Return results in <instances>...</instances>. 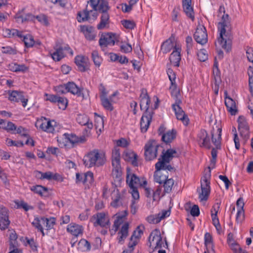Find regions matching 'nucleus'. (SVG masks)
<instances>
[{
  "label": "nucleus",
  "mask_w": 253,
  "mask_h": 253,
  "mask_svg": "<svg viewBox=\"0 0 253 253\" xmlns=\"http://www.w3.org/2000/svg\"><path fill=\"white\" fill-rule=\"evenodd\" d=\"M5 33L6 34V36L9 37H11V36H17L19 37L21 36V32L15 29H6L5 31Z\"/></svg>",
  "instance_id": "obj_58"
},
{
  "label": "nucleus",
  "mask_w": 253,
  "mask_h": 253,
  "mask_svg": "<svg viewBox=\"0 0 253 253\" xmlns=\"http://www.w3.org/2000/svg\"><path fill=\"white\" fill-rule=\"evenodd\" d=\"M18 208H23L25 211H28L29 210H33V207L32 206L28 205V204L23 201H21L19 202L16 203Z\"/></svg>",
  "instance_id": "obj_63"
},
{
  "label": "nucleus",
  "mask_w": 253,
  "mask_h": 253,
  "mask_svg": "<svg viewBox=\"0 0 253 253\" xmlns=\"http://www.w3.org/2000/svg\"><path fill=\"white\" fill-rule=\"evenodd\" d=\"M55 90L58 94L66 93L68 92L67 84L56 86L55 87Z\"/></svg>",
  "instance_id": "obj_56"
},
{
  "label": "nucleus",
  "mask_w": 253,
  "mask_h": 253,
  "mask_svg": "<svg viewBox=\"0 0 253 253\" xmlns=\"http://www.w3.org/2000/svg\"><path fill=\"white\" fill-rule=\"evenodd\" d=\"M129 224L128 222H125L122 226L121 230L118 233V243L123 244L125 240L128 236Z\"/></svg>",
  "instance_id": "obj_27"
},
{
  "label": "nucleus",
  "mask_w": 253,
  "mask_h": 253,
  "mask_svg": "<svg viewBox=\"0 0 253 253\" xmlns=\"http://www.w3.org/2000/svg\"><path fill=\"white\" fill-rule=\"evenodd\" d=\"M8 219V211L6 208L3 206H0V229L4 230L8 228L10 224Z\"/></svg>",
  "instance_id": "obj_17"
},
{
  "label": "nucleus",
  "mask_w": 253,
  "mask_h": 253,
  "mask_svg": "<svg viewBox=\"0 0 253 253\" xmlns=\"http://www.w3.org/2000/svg\"><path fill=\"white\" fill-rule=\"evenodd\" d=\"M116 40V38L115 34L107 33L101 36L99 41V43L101 47H106L109 45H113L115 44Z\"/></svg>",
  "instance_id": "obj_20"
},
{
  "label": "nucleus",
  "mask_w": 253,
  "mask_h": 253,
  "mask_svg": "<svg viewBox=\"0 0 253 253\" xmlns=\"http://www.w3.org/2000/svg\"><path fill=\"white\" fill-rule=\"evenodd\" d=\"M8 94V99L11 101L18 102L20 101L22 103V106L24 107H26L28 100L24 98L23 92L13 90L11 92L9 91Z\"/></svg>",
  "instance_id": "obj_19"
},
{
  "label": "nucleus",
  "mask_w": 253,
  "mask_h": 253,
  "mask_svg": "<svg viewBox=\"0 0 253 253\" xmlns=\"http://www.w3.org/2000/svg\"><path fill=\"white\" fill-rule=\"evenodd\" d=\"M101 104L105 109L109 111L113 110V107L112 104V100H110L107 97H103L100 98Z\"/></svg>",
  "instance_id": "obj_46"
},
{
  "label": "nucleus",
  "mask_w": 253,
  "mask_h": 253,
  "mask_svg": "<svg viewBox=\"0 0 253 253\" xmlns=\"http://www.w3.org/2000/svg\"><path fill=\"white\" fill-rule=\"evenodd\" d=\"M230 23L229 17L228 14H223L221 16V21L218 23V30L220 32V37L218 39V42L221 47L228 51L231 49V44L229 42L227 43L226 39L223 37L225 35V27L228 26Z\"/></svg>",
  "instance_id": "obj_3"
},
{
  "label": "nucleus",
  "mask_w": 253,
  "mask_h": 253,
  "mask_svg": "<svg viewBox=\"0 0 253 253\" xmlns=\"http://www.w3.org/2000/svg\"><path fill=\"white\" fill-rule=\"evenodd\" d=\"M21 36L19 37L21 40L24 42L25 46L27 48L32 47L35 43L33 37L30 35L27 34L24 35L21 32Z\"/></svg>",
  "instance_id": "obj_40"
},
{
  "label": "nucleus",
  "mask_w": 253,
  "mask_h": 253,
  "mask_svg": "<svg viewBox=\"0 0 253 253\" xmlns=\"http://www.w3.org/2000/svg\"><path fill=\"white\" fill-rule=\"evenodd\" d=\"M210 170L208 171L201 180V191L199 192V198L201 201H206L208 200L210 193V186L209 179L211 177Z\"/></svg>",
  "instance_id": "obj_6"
},
{
  "label": "nucleus",
  "mask_w": 253,
  "mask_h": 253,
  "mask_svg": "<svg viewBox=\"0 0 253 253\" xmlns=\"http://www.w3.org/2000/svg\"><path fill=\"white\" fill-rule=\"evenodd\" d=\"M120 50L123 53H129L132 51L131 45L128 43H122L120 46Z\"/></svg>",
  "instance_id": "obj_64"
},
{
  "label": "nucleus",
  "mask_w": 253,
  "mask_h": 253,
  "mask_svg": "<svg viewBox=\"0 0 253 253\" xmlns=\"http://www.w3.org/2000/svg\"><path fill=\"white\" fill-rule=\"evenodd\" d=\"M225 105L228 111L231 115H235L237 112V109L235 101L229 97L225 98Z\"/></svg>",
  "instance_id": "obj_32"
},
{
  "label": "nucleus",
  "mask_w": 253,
  "mask_h": 253,
  "mask_svg": "<svg viewBox=\"0 0 253 253\" xmlns=\"http://www.w3.org/2000/svg\"><path fill=\"white\" fill-rule=\"evenodd\" d=\"M81 30L87 40L92 41L94 39L95 35L93 33V28L91 26H83L81 27Z\"/></svg>",
  "instance_id": "obj_39"
},
{
  "label": "nucleus",
  "mask_w": 253,
  "mask_h": 253,
  "mask_svg": "<svg viewBox=\"0 0 253 253\" xmlns=\"http://www.w3.org/2000/svg\"><path fill=\"white\" fill-rule=\"evenodd\" d=\"M30 190L41 196L47 197L50 195L48 188L42 185L33 186L30 187Z\"/></svg>",
  "instance_id": "obj_34"
},
{
  "label": "nucleus",
  "mask_w": 253,
  "mask_h": 253,
  "mask_svg": "<svg viewBox=\"0 0 253 253\" xmlns=\"http://www.w3.org/2000/svg\"><path fill=\"white\" fill-rule=\"evenodd\" d=\"M46 98V100L49 101L50 102L54 103H57L60 109L64 110L66 109L68 105V100L66 98L61 97L57 95L45 94Z\"/></svg>",
  "instance_id": "obj_14"
},
{
  "label": "nucleus",
  "mask_w": 253,
  "mask_h": 253,
  "mask_svg": "<svg viewBox=\"0 0 253 253\" xmlns=\"http://www.w3.org/2000/svg\"><path fill=\"white\" fill-rule=\"evenodd\" d=\"M153 112L147 111L143 114L140 120V128L142 132H146L151 122Z\"/></svg>",
  "instance_id": "obj_18"
},
{
  "label": "nucleus",
  "mask_w": 253,
  "mask_h": 253,
  "mask_svg": "<svg viewBox=\"0 0 253 253\" xmlns=\"http://www.w3.org/2000/svg\"><path fill=\"white\" fill-rule=\"evenodd\" d=\"M112 165L113 166V172L116 173V176H120L121 174V167L120 163V149L115 148L112 151Z\"/></svg>",
  "instance_id": "obj_12"
},
{
  "label": "nucleus",
  "mask_w": 253,
  "mask_h": 253,
  "mask_svg": "<svg viewBox=\"0 0 253 253\" xmlns=\"http://www.w3.org/2000/svg\"><path fill=\"white\" fill-rule=\"evenodd\" d=\"M54 51L50 52L52 58L55 61H59L66 55V52L73 55V51L67 44H64L61 42H57L54 46Z\"/></svg>",
  "instance_id": "obj_4"
},
{
  "label": "nucleus",
  "mask_w": 253,
  "mask_h": 253,
  "mask_svg": "<svg viewBox=\"0 0 253 253\" xmlns=\"http://www.w3.org/2000/svg\"><path fill=\"white\" fill-rule=\"evenodd\" d=\"M140 98V106L141 110H145V112L151 111L149 110V106L151 102L150 99L145 89L143 88L141 90Z\"/></svg>",
  "instance_id": "obj_21"
},
{
  "label": "nucleus",
  "mask_w": 253,
  "mask_h": 253,
  "mask_svg": "<svg viewBox=\"0 0 253 253\" xmlns=\"http://www.w3.org/2000/svg\"><path fill=\"white\" fill-rule=\"evenodd\" d=\"M91 56L94 64L96 66L99 67L101 64L102 59L101 57L99 55L98 51L96 50L93 51Z\"/></svg>",
  "instance_id": "obj_49"
},
{
  "label": "nucleus",
  "mask_w": 253,
  "mask_h": 253,
  "mask_svg": "<svg viewBox=\"0 0 253 253\" xmlns=\"http://www.w3.org/2000/svg\"><path fill=\"white\" fill-rule=\"evenodd\" d=\"M84 179L83 183H89L91 184L93 181V174L91 171H88L85 173H84V176H83Z\"/></svg>",
  "instance_id": "obj_50"
},
{
  "label": "nucleus",
  "mask_w": 253,
  "mask_h": 253,
  "mask_svg": "<svg viewBox=\"0 0 253 253\" xmlns=\"http://www.w3.org/2000/svg\"><path fill=\"white\" fill-rule=\"evenodd\" d=\"M176 153L175 150L168 149L165 153H163L162 159H159V161L155 164V169H160L163 167L164 163H169L173 158V154Z\"/></svg>",
  "instance_id": "obj_16"
},
{
  "label": "nucleus",
  "mask_w": 253,
  "mask_h": 253,
  "mask_svg": "<svg viewBox=\"0 0 253 253\" xmlns=\"http://www.w3.org/2000/svg\"><path fill=\"white\" fill-rule=\"evenodd\" d=\"M96 216V221L94 223V226L99 225L105 227L110 225L109 217L104 212L98 213Z\"/></svg>",
  "instance_id": "obj_26"
},
{
  "label": "nucleus",
  "mask_w": 253,
  "mask_h": 253,
  "mask_svg": "<svg viewBox=\"0 0 253 253\" xmlns=\"http://www.w3.org/2000/svg\"><path fill=\"white\" fill-rule=\"evenodd\" d=\"M175 100V103L172 105V108L174 111L175 115L177 119L181 121L185 126L188 124L189 119L185 115V112L180 107L181 103V100L180 98V92L176 95H171Z\"/></svg>",
  "instance_id": "obj_5"
},
{
  "label": "nucleus",
  "mask_w": 253,
  "mask_h": 253,
  "mask_svg": "<svg viewBox=\"0 0 253 253\" xmlns=\"http://www.w3.org/2000/svg\"><path fill=\"white\" fill-rule=\"evenodd\" d=\"M36 19L42 25L47 26L49 25V22L47 17L44 14H41L36 17Z\"/></svg>",
  "instance_id": "obj_60"
},
{
  "label": "nucleus",
  "mask_w": 253,
  "mask_h": 253,
  "mask_svg": "<svg viewBox=\"0 0 253 253\" xmlns=\"http://www.w3.org/2000/svg\"><path fill=\"white\" fill-rule=\"evenodd\" d=\"M162 191V187L160 186H158L157 188V189L155 191H153L152 198L153 201H159L161 197L160 194Z\"/></svg>",
  "instance_id": "obj_62"
},
{
  "label": "nucleus",
  "mask_w": 253,
  "mask_h": 253,
  "mask_svg": "<svg viewBox=\"0 0 253 253\" xmlns=\"http://www.w3.org/2000/svg\"><path fill=\"white\" fill-rule=\"evenodd\" d=\"M149 244L152 252L156 249L162 248L163 242L160 231L158 229H155L151 233L149 237Z\"/></svg>",
  "instance_id": "obj_8"
},
{
  "label": "nucleus",
  "mask_w": 253,
  "mask_h": 253,
  "mask_svg": "<svg viewBox=\"0 0 253 253\" xmlns=\"http://www.w3.org/2000/svg\"><path fill=\"white\" fill-rule=\"evenodd\" d=\"M237 121L238 123V129L240 135L246 141L250 137L249 126L244 116H240Z\"/></svg>",
  "instance_id": "obj_13"
},
{
  "label": "nucleus",
  "mask_w": 253,
  "mask_h": 253,
  "mask_svg": "<svg viewBox=\"0 0 253 253\" xmlns=\"http://www.w3.org/2000/svg\"><path fill=\"white\" fill-rule=\"evenodd\" d=\"M245 218V211L244 209L238 210L236 220L238 223H241Z\"/></svg>",
  "instance_id": "obj_54"
},
{
  "label": "nucleus",
  "mask_w": 253,
  "mask_h": 253,
  "mask_svg": "<svg viewBox=\"0 0 253 253\" xmlns=\"http://www.w3.org/2000/svg\"><path fill=\"white\" fill-rule=\"evenodd\" d=\"M67 91L71 93L76 95L78 97L84 98L83 89L78 87L74 82H68L67 83Z\"/></svg>",
  "instance_id": "obj_28"
},
{
  "label": "nucleus",
  "mask_w": 253,
  "mask_h": 253,
  "mask_svg": "<svg viewBox=\"0 0 253 253\" xmlns=\"http://www.w3.org/2000/svg\"><path fill=\"white\" fill-rule=\"evenodd\" d=\"M76 120L79 124L83 126H85V124H87L88 121H89L88 116L84 114L78 115Z\"/></svg>",
  "instance_id": "obj_51"
},
{
  "label": "nucleus",
  "mask_w": 253,
  "mask_h": 253,
  "mask_svg": "<svg viewBox=\"0 0 253 253\" xmlns=\"http://www.w3.org/2000/svg\"><path fill=\"white\" fill-rule=\"evenodd\" d=\"M194 37L197 43L201 45L205 44L208 42V34L206 28L203 26H199L194 35Z\"/></svg>",
  "instance_id": "obj_15"
},
{
  "label": "nucleus",
  "mask_w": 253,
  "mask_h": 253,
  "mask_svg": "<svg viewBox=\"0 0 253 253\" xmlns=\"http://www.w3.org/2000/svg\"><path fill=\"white\" fill-rule=\"evenodd\" d=\"M109 9L108 3L107 1H102L100 2L97 7V10L102 14L104 13H107V11Z\"/></svg>",
  "instance_id": "obj_52"
},
{
  "label": "nucleus",
  "mask_w": 253,
  "mask_h": 253,
  "mask_svg": "<svg viewBox=\"0 0 253 253\" xmlns=\"http://www.w3.org/2000/svg\"><path fill=\"white\" fill-rule=\"evenodd\" d=\"M84 164L88 168L100 167L106 162L105 153L99 149H94L86 154L83 159Z\"/></svg>",
  "instance_id": "obj_1"
},
{
  "label": "nucleus",
  "mask_w": 253,
  "mask_h": 253,
  "mask_svg": "<svg viewBox=\"0 0 253 253\" xmlns=\"http://www.w3.org/2000/svg\"><path fill=\"white\" fill-rule=\"evenodd\" d=\"M121 23L124 27L128 29H133L136 26L133 21L128 20H123L121 21Z\"/></svg>",
  "instance_id": "obj_57"
},
{
  "label": "nucleus",
  "mask_w": 253,
  "mask_h": 253,
  "mask_svg": "<svg viewBox=\"0 0 253 253\" xmlns=\"http://www.w3.org/2000/svg\"><path fill=\"white\" fill-rule=\"evenodd\" d=\"M169 59L170 63L174 66L178 67L179 62L181 60L180 49L179 47H175L172 52L169 56Z\"/></svg>",
  "instance_id": "obj_30"
},
{
  "label": "nucleus",
  "mask_w": 253,
  "mask_h": 253,
  "mask_svg": "<svg viewBox=\"0 0 253 253\" xmlns=\"http://www.w3.org/2000/svg\"><path fill=\"white\" fill-rule=\"evenodd\" d=\"M176 131L175 129L169 130L164 133L162 136V140L165 143H171L176 137Z\"/></svg>",
  "instance_id": "obj_37"
},
{
  "label": "nucleus",
  "mask_w": 253,
  "mask_h": 253,
  "mask_svg": "<svg viewBox=\"0 0 253 253\" xmlns=\"http://www.w3.org/2000/svg\"><path fill=\"white\" fill-rule=\"evenodd\" d=\"M167 74L171 83V85L169 87L171 95H176V94H179V92H180L175 84L176 75L173 70L171 69H168Z\"/></svg>",
  "instance_id": "obj_23"
},
{
  "label": "nucleus",
  "mask_w": 253,
  "mask_h": 253,
  "mask_svg": "<svg viewBox=\"0 0 253 253\" xmlns=\"http://www.w3.org/2000/svg\"><path fill=\"white\" fill-rule=\"evenodd\" d=\"M56 122L54 121H50L45 117H42L38 119L36 122L35 126L40 128L42 130L49 133H53L54 131V126Z\"/></svg>",
  "instance_id": "obj_10"
},
{
  "label": "nucleus",
  "mask_w": 253,
  "mask_h": 253,
  "mask_svg": "<svg viewBox=\"0 0 253 253\" xmlns=\"http://www.w3.org/2000/svg\"><path fill=\"white\" fill-rule=\"evenodd\" d=\"M67 231L73 235L77 237L83 233V228L81 225L71 223L68 225Z\"/></svg>",
  "instance_id": "obj_33"
},
{
  "label": "nucleus",
  "mask_w": 253,
  "mask_h": 253,
  "mask_svg": "<svg viewBox=\"0 0 253 253\" xmlns=\"http://www.w3.org/2000/svg\"><path fill=\"white\" fill-rule=\"evenodd\" d=\"M66 135L67 133H64L62 136L57 137L58 145L61 148H66L69 145L68 137Z\"/></svg>",
  "instance_id": "obj_44"
},
{
  "label": "nucleus",
  "mask_w": 253,
  "mask_h": 253,
  "mask_svg": "<svg viewBox=\"0 0 253 253\" xmlns=\"http://www.w3.org/2000/svg\"><path fill=\"white\" fill-rule=\"evenodd\" d=\"M182 7L186 15L193 21L195 17L191 0H182Z\"/></svg>",
  "instance_id": "obj_29"
},
{
  "label": "nucleus",
  "mask_w": 253,
  "mask_h": 253,
  "mask_svg": "<svg viewBox=\"0 0 253 253\" xmlns=\"http://www.w3.org/2000/svg\"><path fill=\"white\" fill-rule=\"evenodd\" d=\"M221 131V128H218L216 130L213 128L211 131V141L215 146V148H212L211 152V155L213 158H216L217 149H220Z\"/></svg>",
  "instance_id": "obj_11"
},
{
  "label": "nucleus",
  "mask_w": 253,
  "mask_h": 253,
  "mask_svg": "<svg viewBox=\"0 0 253 253\" xmlns=\"http://www.w3.org/2000/svg\"><path fill=\"white\" fill-rule=\"evenodd\" d=\"M146 220L151 224H157L160 222L158 214L155 215H150L147 216Z\"/></svg>",
  "instance_id": "obj_61"
},
{
  "label": "nucleus",
  "mask_w": 253,
  "mask_h": 253,
  "mask_svg": "<svg viewBox=\"0 0 253 253\" xmlns=\"http://www.w3.org/2000/svg\"><path fill=\"white\" fill-rule=\"evenodd\" d=\"M109 24V15L108 13L102 14L100 23L97 25L98 30H102L108 27Z\"/></svg>",
  "instance_id": "obj_41"
},
{
  "label": "nucleus",
  "mask_w": 253,
  "mask_h": 253,
  "mask_svg": "<svg viewBox=\"0 0 253 253\" xmlns=\"http://www.w3.org/2000/svg\"><path fill=\"white\" fill-rule=\"evenodd\" d=\"M42 223L45 227L46 230H50L53 228L55 224L56 219L54 217L46 218L42 217Z\"/></svg>",
  "instance_id": "obj_42"
},
{
  "label": "nucleus",
  "mask_w": 253,
  "mask_h": 253,
  "mask_svg": "<svg viewBox=\"0 0 253 253\" xmlns=\"http://www.w3.org/2000/svg\"><path fill=\"white\" fill-rule=\"evenodd\" d=\"M97 9L92 8L89 10L87 9V5L83 11H79L77 14V19L79 22L86 21H94L97 17Z\"/></svg>",
  "instance_id": "obj_9"
},
{
  "label": "nucleus",
  "mask_w": 253,
  "mask_h": 253,
  "mask_svg": "<svg viewBox=\"0 0 253 253\" xmlns=\"http://www.w3.org/2000/svg\"><path fill=\"white\" fill-rule=\"evenodd\" d=\"M75 62L78 69L81 72L86 70V59L83 56L78 55L75 58Z\"/></svg>",
  "instance_id": "obj_38"
},
{
  "label": "nucleus",
  "mask_w": 253,
  "mask_h": 253,
  "mask_svg": "<svg viewBox=\"0 0 253 253\" xmlns=\"http://www.w3.org/2000/svg\"><path fill=\"white\" fill-rule=\"evenodd\" d=\"M17 239V236L15 233H12L10 234L9 237L10 250H12V249L14 248H17L15 246Z\"/></svg>",
  "instance_id": "obj_59"
},
{
  "label": "nucleus",
  "mask_w": 253,
  "mask_h": 253,
  "mask_svg": "<svg viewBox=\"0 0 253 253\" xmlns=\"http://www.w3.org/2000/svg\"><path fill=\"white\" fill-rule=\"evenodd\" d=\"M59 175L57 173H53L51 171H47L43 173L40 171H36V176L41 179H47V180H57L59 177Z\"/></svg>",
  "instance_id": "obj_35"
},
{
  "label": "nucleus",
  "mask_w": 253,
  "mask_h": 253,
  "mask_svg": "<svg viewBox=\"0 0 253 253\" xmlns=\"http://www.w3.org/2000/svg\"><path fill=\"white\" fill-rule=\"evenodd\" d=\"M174 185V180L172 178H169L167 179L164 183V192L165 193H170L172 189V187Z\"/></svg>",
  "instance_id": "obj_48"
},
{
  "label": "nucleus",
  "mask_w": 253,
  "mask_h": 253,
  "mask_svg": "<svg viewBox=\"0 0 253 253\" xmlns=\"http://www.w3.org/2000/svg\"><path fill=\"white\" fill-rule=\"evenodd\" d=\"M67 136L68 137L69 143L72 145L73 147L75 144L84 143L86 141V138L84 135L78 136L75 134L67 133Z\"/></svg>",
  "instance_id": "obj_36"
},
{
  "label": "nucleus",
  "mask_w": 253,
  "mask_h": 253,
  "mask_svg": "<svg viewBox=\"0 0 253 253\" xmlns=\"http://www.w3.org/2000/svg\"><path fill=\"white\" fill-rule=\"evenodd\" d=\"M198 59L202 62L206 61L208 58V55L206 50L203 49L199 51L197 53Z\"/></svg>",
  "instance_id": "obj_53"
},
{
  "label": "nucleus",
  "mask_w": 253,
  "mask_h": 253,
  "mask_svg": "<svg viewBox=\"0 0 253 253\" xmlns=\"http://www.w3.org/2000/svg\"><path fill=\"white\" fill-rule=\"evenodd\" d=\"M79 249L82 252L89 251L90 250L91 246L89 242L86 240L82 239L78 243Z\"/></svg>",
  "instance_id": "obj_45"
},
{
  "label": "nucleus",
  "mask_w": 253,
  "mask_h": 253,
  "mask_svg": "<svg viewBox=\"0 0 253 253\" xmlns=\"http://www.w3.org/2000/svg\"><path fill=\"white\" fill-rule=\"evenodd\" d=\"M94 126L97 130L101 132L104 127V120L103 117L99 115L95 117Z\"/></svg>",
  "instance_id": "obj_47"
},
{
  "label": "nucleus",
  "mask_w": 253,
  "mask_h": 253,
  "mask_svg": "<svg viewBox=\"0 0 253 253\" xmlns=\"http://www.w3.org/2000/svg\"><path fill=\"white\" fill-rule=\"evenodd\" d=\"M154 181L159 184L164 183L168 179V171L157 170L154 173Z\"/></svg>",
  "instance_id": "obj_31"
},
{
  "label": "nucleus",
  "mask_w": 253,
  "mask_h": 253,
  "mask_svg": "<svg viewBox=\"0 0 253 253\" xmlns=\"http://www.w3.org/2000/svg\"><path fill=\"white\" fill-rule=\"evenodd\" d=\"M127 215V211H124L121 213L116 214V219L115 220L112 229L111 230V234H115L118 230L120 225L124 221V218Z\"/></svg>",
  "instance_id": "obj_22"
},
{
  "label": "nucleus",
  "mask_w": 253,
  "mask_h": 253,
  "mask_svg": "<svg viewBox=\"0 0 253 253\" xmlns=\"http://www.w3.org/2000/svg\"><path fill=\"white\" fill-rule=\"evenodd\" d=\"M126 183L129 187V192L133 199L139 200V194L138 191L139 187L147 185V181L144 178L140 179L134 173L127 171L126 177Z\"/></svg>",
  "instance_id": "obj_2"
},
{
  "label": "nucleus",
  "mask_w": 253,
  "mask_h": 253,
  "mask_svg": "<svg viewBox=\"0 0 253 253\" xmlns=\"http://www.w3.org/2000/svg\"><path fill=\"white\" fill-rule=\"evenodd\" d=\"M205 245L207 248L212 247V238L211 234L210 233L207 232L205 234Z\"/></svg>",
  "instance_id": "obj_55"
},
{
  "label": "nucleus",
  "mask_w": 253,
  "mask_h": 253,
  "mask_svg": "<svg viewBox=\"0 0 253 253\" xmlns=\"http://www.w3.org/2000/svg\"><path fill=\"white\" fill-rule=\"evenodd\" d=\"M199 141L201 142V146L208 149L211 148V145L208 132L205 129H201L198 135Z\"/></svg>",
  "instance_id": "obj_25"
},
{
  "label": "nucleus",
  "mask_w": 253,
  "mask_h": 253,
  "mask_svg": "<svg viewBox=\"0 0 253 253\" xmlns=\"http://www.w3.org/2000/svg\"><path fill=\"white\" fill-rule=\"evenodd\" d=\"M176 46V44L170 40L166 41L164 42L161 46V51L164 53H167L169 52L173 48Z\"/></svg>",
  "instance_id": "obj_43"
},
{
  "label": "nucleus",
  "mask_w": 253,
  "mask_h": 253,
  "mask_svg": "<svg viewBox=\"0 0 253 253\" xmlns=\"http://www.w3.org/2000/svg\"><path fill=\"white\" fill-rule=\"evenodd\" d=\"M159 144L154 140H150L145 145L144 156L146 161H151L157 156Z\"/></svg>",
  "instance_id": "obj_7"
},
{
  "label": "nucleus",
  "mask_w": 253,
  "mask_h": 253,
  "mask_svg": "<svg viewBox=\"0 0 253 253\" xmlns=\"http://www.w3.org/2000/svg\"><path fill=\"white\" fill-rule=\"evenodd\" d=\"M123 159L127 162H130L133 166H137V155L130 150H126L123 154Z\"/></svg>",
  "instance_id": "obj_24"
}]
</instances>
